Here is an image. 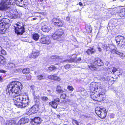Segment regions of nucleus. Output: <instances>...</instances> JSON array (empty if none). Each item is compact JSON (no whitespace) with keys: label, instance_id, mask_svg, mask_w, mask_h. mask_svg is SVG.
<instances>
[{"label":"nucleus","instance_id":"41","mask_svg":"<svg viewBox=\"0 0 125 125\" xmlns=\"http://www.w3.org/2000/svg\"><path fill=\"white\" fill-rule=\"evenodd\" d=\"M66 94H61L60 96V98L61 99H66Z\"/></svg>","mask_w":125,"mask_h":125},{"label":"nucleus","instance_id":"33","mask_svg":"<svg viewBox=\"0 0 125 125\" xmlns=\"http://www.w3.org/2000/svg\"><path fill=\"white\" fill-rule=\"evenodd\" d=\"M45 76L43 75H39L37 76L36 78L38 80H41L45 79Z\"/></svg>","mask_w":125,"mask_h":125},{"label":"nucleus","instance_id":"45","mask_svg":"<svg viewBox=\"0 0 125 125\" xmlns=\"http://www.w3.org/2000/svg\"><path fill=\"white\" fill-rule=\"evenodd\" d=\"M72 123L73 125H75V124H76V125H79L78 122L75 120L73 119Z\"/></svg>","mask_w":125,"mask_h":125},{"label":"nucleus","instance_id":"18","mask_svg":"<svg viewBox=\"0 0 125 125\" xmlns=\"http://www.w3.org/2000/svg\"><path fill=\"white\" fill-rule=\"evenodd\" d=\"M94 50L93 48H90L86 51V52L88 55L94 53Z\"/></svg>","mask_w":125,"mask_h":125},{"label":"nucleus","instance_id":"52","mask_svg":"<svg viewBox=\"0 0 125 125\" xmlns=\"http://www.w3.org/2000/svg\"><path fill=\"white\" fill-rule=\"evenodd\" d=\"M54 101L55 102H60L59 99L58 98L54 100Z\"/></svg>","mask_w":125,"mask_h":125},{"label":"nucleus","instance_id":"62","mask_svg":"<svg viewBox=\"0 0 125 125\" xmlns=\"http://www.w3.org/2000/svg\"><path fill=\"white\" fill-rule=\"evenodd\" d=\"M2 78L1 77V76H0V81H1L2 80Z\"/></svg>","mask_w":125,"mask_h":125},{"label":"nucleus","instance_id":"31","mask_svg":"<svg viewBox=\"0 0 125 125\" xmlns=\"http://www.w3.org/2000/svg\"><path fill=\"white\" fill-rule=\"evenodd\" d=\"M55 33L61 37L63 33V30L61 29H58Z\"/></svg>","mask_w":125,"mask_h":125},{"label":"nucleus","instance_id":"51","mask_svg":"<svg viewBox=\"0 0 125 125\" xmlns=\"http://www.w3.org/2000/svg\"><path fill=\"white\" fill-rule=\"evenodd\" d=\"M117 54L119 55V56H120L122 57L123 56V55H124L121 52H119L118 51V52H117Z\"/></svg>","mask_w":125,"mask_h":125},{"label":"nucleus","instance_id":"25","mask_svg":"<svg viewBox=\"0 0 125 125\" xmlns=\"http://www.w3.org/2000/svg\"><path fill=\"white\" fill-rule=\"evenodd\" d=\"M5 60L2 56L0 55V66L5 64Z\"/></svg>","mask_w":125,"mask_h":125},{"label":"nucleus","instance_id":"12","mask_svg":"<svg viewBox=\"0 0 125 125\" xmlns=\"http://www.w3.org/2000/svg\"><path fill=\"white\" fill-rule=\"evenodd\" d=\"M122 22L121 19H115L113 18L110 21L109 23H120Z\"/></svg>","mask_w":125,"mask_h":125},{"label":"nucleus","instance_id":"29","mask_svg":"<svg viewBox=\"0 0 125 125\" xmlns=\"http://www.w3.org/2000/svg\"><path fill=\"white\" fill-rule=\"evenodd\" d=\"M30 70L28 68H26L23 69L22 70V72L25 74H27L30 73Z\"/></svg>","mask_w":125,"mask_h":125},{"label":"nucleus","instance_id":"37","mask_svg":"<svg viewBox=\"0 0 125 125\" xmlns=\"http://www.w3.org/2000/svg\"><path fill=\"white\" fill-rule=\"evenodd\" d=\"M86 29L87 31L89 33L91 32L92 31V28L90 25L89 26L87 27Z\"/></svg>","mask_w":125,"mask_h":125},{"label":"nucleus","instance_id":"32","mask_svg":"<svg viewBox=\"0 0 125 125\" xmlns=\"http://www.w3.org/2000/svg\"><path fill=\"white\" fill-rule=\"evenodd\" d=\"M9 21L8 19L6 18H3L0 21V23H8Z\"/></svg>","mask_w":125,"mask_h":125},{"label":"nucleus","instance_id":"64","mask_svg":"<svg viewBox=\"0 0 125 125\" xmlns=\"http://www.w3.org/2000/svg\"><path fill=\"white\" fill-rule=\"evenodd\" d=\"M43 1V0H40V2H42Z\"/></svg>","mask_w":125,"mask_h":125},{"label":"nucleus","instance_id":"9","mask_svg":"<svg viewBox=\"0 0 125 125\" xmlns=\"http://www.w3.org/2000/svg\"><path fill=\"white\" fill-rule=\"evenodd\" d=\"M115 39L118 44L125 43V38L123 37L118 36L116 37Z\"/></svg>","mask_w":125,"mask_h":125},{"label":"nucleus","instance_id":"60","mask_svg":"<svg viewBox=\"0 0 125 125\" xmlns=\"http://www.w3.org/2000/svg\"><path fill=\"white\" fill-rule=\"evenodd\" d=\"M98 49L99 51L101 52V49L100 48H98Z\"/></svg>","mask_w":125,"mask_h":125},{"label":"nucleus","instance_id":"23","mask_svg":"<svg viewBox=\"0 0 125 125\" xmlns=\"http://www.w3.org/2000/svg\"><path fill=\"white\" fill-rule=\"evenodd\" d=\"M91 64L88 65L89 68L92 71H96L97 70V68L95 67V65Z\"/></svg>","mask_w":125,"mask_h":125},{"label":"nucleus","instance_id":"34","mask_svg":"<svg viewBox=\"0 0 125 125\" xmlns=\"http://www.w3.org/2000/svg\"><path fill=\"white\" fill-rule=\"evenodd\" d=\"M60 37L58 35L55 33L52 35V38L54 40H57L59 39Z\"/></svg>","mask_w":125,"mask_h":125},{"label":"nucleus","instance_id":"6","mask_svg":"<svg viewBox=\"0 0 125 125\" xmlns=\"http://www.w3.org/2000/svg\"><path fill=\"white\" fill-rule=\"evenodd\" d=\"M11 97L13 98V99L14 101V104L16 105V104H17L18 103L21 102L22 97H23V95H21L20 94H19L18 95L15 94L14 95V96Z\"/></svg>","mask_w":125,"mask_h":125},{"label":"nucleus","instance_id":"22","mask_svg":"<svg viewBox=\"0 0 125 125\" xmlns=\"http://www.w3.org/2000/svg\"><path fill=\"white\" fill-rule=\"evenodd\" d=\"M6 66L9 68V69H13L15 68V64L12 63H8L6 65Z\"/></svg>","mask_w":125,"mask_h":125},{"label":"nucleus","instance_id":"20","mask_svg":"<svg viewBox=\"0 0 125 125\" xmlns=\"http://www.w3.org/2000/svg\"><path fill=\"white\" fill-rule=\"evenodd\" d=\"M40 96L39 95H34V98L36 104L39 105L40 104Z\"/></svg>","mask_w":125,"mask_h":125},{"label":"nucleus","instance_id":"24","mask_svg":"<svg viewBox=\"0 0 125 125\" xmlns=\"http://www.w3.org/2000/svg\"><path fill=\"white\" fill-rule=\"evenodd\" d=\"M34 121L35 123L39 124L41 122V119L40 117H36L34 118Z\"/></svg>","mask_w":125,"mask_h":125},{"label":"nucleus","instance_id":"4","mask_svg":"<svg viewBox=\"0 0 125 125\" xmlns=\"http://www.w3.org/2000/svg\"><path fill=\"white\" fill-rule=\"evenodd\" d=\"M95 112L98 116L102 119L106 117V111L104 108L97 107L95 109Z\"/></svg>","mask_w":125,"mask_h":125},{"label":"nucleus","instance_id":"59","mask_svg":"<svg viewBox=\"0 0 125 125\" xmlns=\"http://www.w3.org/2000/svg\"><path fill=\"white\" fill-rule=\"evenodd\" d=\"M79 5L80 6H82L83 5V4L81 2H80L79 3Z\"/></svg>","mask_w":125,"mask_h":125},{"label":"nucleus","instance_id":"3","mask_svg":"<svg viewBox=\"0 0 125 125\" xmlns=\"http://www.w3.org/2000/svg\"><path fill=\"white\" fill-rule=\"evenodd\" d=\"M22 102L16 104V105L18 107L22 108L26 106L29 104V101L28 96L26 95H23V97L21 100Z\"/></svg>","mask_w":125,"mask_h":125},{"label":"nucleus","instance_id":"28","mask_svg":"<svg viewBox=\"0 0 125 125\" xmlns=\"http://www.w3.org/2000/svg\"><path fill=\"white\" fill-rule=\"evenodd\" d=\"M15 122L13 120L7 121L6 122V125H15Z\"/></svg>","mask_w":125,"mask_h":125},{"label":"nucleus","instance_id":"63","mask_svg":"<svg viewBox=\"0 0 125 125\" xmlns=\"http://www.w3.org/2000/svg\"><path fill=\"white\" fill-rule=\"evenodd\" d=\"M54 22L55 23H59V22Z\"/></svg>","mask_w":125,"mask_h":125},{"label":"nucleus","instance_id":"48","mask_svg":"<svg viewBox=\"0 0 125 125\" xmlns=\"http://www.w3.org/2000/svg\"><path fill=\"white\" fill-rule=\"evenodd\" d=\"M53 92L52 91L48 90L47 91V93L48 94V95H52V93Z\"/></svg>","mask_w":125,"mask_h":125},{"label":"nucleus","instance_id":"53","mask_svg":"<svg viewBox=\"0 0 125 125\" xmlns=\"http://www.w3.org/2000/svg\"><path fill=\"white\" fill-rule=\"evenodd\" d=\"M6 72V71L3 70H0V73H5Z\"/></svg>","mask_w":125,"mask_h":125},{"label":"nucleus","instance_id":"19","mask_svg":"<svg viewBox=\"0 0 125 125\" xmlns=\"http://www.w3.org/2000/svg\"><path fill=\"white\" fill-rule=\"evenodd\" d=\"M40 54L38 52H32L31 55V57L34 58H35L38 57Z\"/></svg>","mask_w":125,"mask_h":125},{"label":"nucleus","instance_id":"43","mask_svg":"<svg viewBox=\"0 0 125 125\" xmlns=\"http://www.w3.org/2000/svg\"><path fill=\"white\" fill-rule=\"evenodd\" d=\"M51 58L52 59H60L59 57L57 55L52 56L51 57Z\"/></svg>","mask_w":125,"mask_h":125},{"label":"nucleus","instance_id":"26","mask_svg":"<svg viewBox=\"0 0 125 125\" xmlns=\"http://www.w3.org/2000/svg\"><path fill=\"white\" fill-rule=\"evenodd\" d=\"M56 91L59 94L62 93L64 92V91L62 89L61 87L59 85L57 86Z\"/></svg>","mask_w":125,"mask_h":125},{"label":"nucleus","instance_id":"27","mask_svg":"<svg viewBox=\"0 0 125 125\" xmlns=\"http://www.w3.org/2000/svg\"><path fill=\"white\" fill-rule=\"evenodd\" d=\"M49 104L54 108H56L57 107V104L54 101L50 102Z\"/></svg>","mask_w":125,"mask_h":125},{"label":"nucleus","instance_id":"56","mask_svg":"<svg viewBox=\"0 0 125 125\" xmlns=\"http://www.w3.org/2000/svg\"><path fill=\"white\" fill-rule=\"evenodd\" d=\"M58 24H55V26H62V24H59V25Z\"/></svg>","mask_w":125,"mask_h":125},{"label":"nucleus","instance_id":"39","mask_svg":"<svg viewBox=\"0 0 125 125\" xmlns=\"http://www.w3.org/2000/svg\"><path fill=\"white\" fill-rule=\"evenodd\" d=\"M117 46L121 49L125 48V43L122 44H118Z\"/></svg>","mask_w":125,"mask_h":125},{"label":"nucleus","instance_id":"11","mask_svg":"<svg viewBox=\"0 0 125 125\" xmlns=\"http://www.w3.org/2000/svg\"><path fill=\"white\" fill-rule=\"evenodd\" d=\"M29 121V119L26 117H24L20 119L17 124V125H21L27 123Z\"/></svg>","mask_w":125,"mask_h":125},{"label":"nucleus","instance_id":"15","mask_svg":"<svg viewBox=\"0 0 125 125\" xmlns=\"http://www.w3.org/2000/svg\"><path fill=\"white\" fill-rule=\"evenodd\" d=\"M48 79L51 80H56L58 81H60L61 80L60 77L57 76L55 75H49L48 76Z\"/></svg>","mask_w":125,"mask_h":125},{"label":"nucleus","instance_id":"49","mask_svg":"<svg viewBox=\"0 0 125 125\" xmlns=\"http://www.w3.org/2000/svg\"><path fill=\"white\" fill-rule=\"evenodd\" d=\"M117 71V69L115 67H114L112 70V72L113 73V74Z\"/></svg>","mask_w":125,"mask_h":125},{"label":"nucleus","instance_id":"30","mask_svg":"<svg viewBox=\"0 0 125 125\" xmlns=\"http://www.w3.org/2000/svg\"><path fill=\"white\" fill-rule=\"evenodd\" d=\"M39 36L37 33H35L32 35V38L35 41L38 40L39 38Z\"/></svg>","mask_w":125,"mask_h":125},{"label":"nucleus","instance_id":"2","mask_svg":"<svg viewBox=\"0 0 125 125\" xmlns=\"http://www.w3.org/2000/svg\"><path fill=\"white\" fill-rule=\"evenodd\" d=\"M15 1V0H6L5 2L0 4V10L10 9L11 4L14 3Z\"/></svg>","mask_w":125,"mask_h":125},{"label":"nucleus","instance_id":"36","mask_svg":"<svg viewBox=\"0 0 125 125\" xmlns=\"http://www.w3.org/2000/svg\"><path fill=\"white\" fill-rule=\"evenodd\" d=\"M6 54L5 51L2 49L1 47L0 46V54L5 55Z\"/></svg>","mask_w":125,"mask_h":125},{"label":"nucleus","instance_id":"14","mask_svg":"<svg viewBox=\"0 0 125 125\" xmlns=\"http://www.w3.org/2000/svg\"><path fill=\"white\" fill-rule=\"evenodd\" d=\"M90 88L91 91H94L98 89V86L95 82L91 83L90 85Z\"/></svg>","mask_w":125,"mask_h":125},{"label":"nucleus","instance_id":"58","mask_svg":"<svg viewBox=\"0 0 125 125\" xmlns=\"http://www.w3.org/2000/svg\"><path fill=\"white\" fill-rule=\"evenodd\" d=\"M21 69H17L16 70L18 72H20L21 71Z\"/></svg>","mask_w":125,"mask_h":125},{"label":"nucleus","instance_id":"57","mask_svg":"<svg viewBox=\"0 0 125 125\" xmlns=\"http://www.w3.org/2000/svg\"><path fill=\"white\" fill-rule=\"evenodd\" d=\"M70 19V17H67L66 18V20L68 21H69Z\"/></svg>","mask_w":125,"mask_h":125},{"label":"nucleus","instance_id":"44","mask_svg":"<svg viewBox=\"0 0 125 125\" xmlns=\"http://www.w3.org/2000/svg\"><path fill=\"white\" fill-rule=\"evenodd\" d=\"M67 89L71 91H72L73 90L74 88L73 87L71 86H68L67 87Z\"/></svg>","mask_w":125,"mask_h":125},{"label":"nucleus","instance_id":"17","mask_svg":"<svg viewBox=\"0 0 125 125\" xmlns=\"http://www.w3.org/2000/svg\"><path fill=\"white\" fill-rule=\"evenodd\" d=\"M15 2L16 5L22 7L24 5L23 0H16Z\"/></svg>","mask_w":125,"mask_h":125},{"label":"nucleus","instance_id":"35","mask_svg":"<svg viewBox=\"0 0 125 125\" xmlns=\"http://www.w3.org/2000/svg\"><path fill=\"white\" fill-rule=\"evenodd\" d=\"M40 14L41 13L38 12H33L32 14L34 16L40 17Z\"/></svg>","mask_w":125,"mask_h":125},{"label":"nucleus","instance_id":"46","mask_svg":"<svg viewBox=\"0 0 125 125\" xmlns=\"http://www.w3.org/2000/svg\"><path fill=\"white\" fill-rule=\"evenodd\" d=\"M111 52L113 53V54H115V53L116 54H117V52H118V51H117L116 50L114 49H111Z\"/></svg>","mask_w":125,"mask_h":125},{"label":"nucleus","instance_id":"38","mask_svg":"<svg viewBox=\"0 0 125 125\" xmlns=\"http://www.w3.org/2000/svg\"><path fill=\"white\" fill-rule=\"evenodd\" d=\"M41 99L42 101L45 102L47 101L48 98L46 96H43L41 97Z\"/></svg>","mask_w":125,"mask_h":125},{"label":"nucleus","instance_id":"1","mask_svg":"<svg viewBox=\"0 0 125 125\" xmlns=\"http://www.w3.org/2000/svg\"><path fill=\"white\" fill-rule=\"evenodd\" d=\"M22 84L18 82H12L8 85L6 90V93L10 96H14V95L19 94L21 88Z\"/></svg>","mask_w":125,"mask_h":125},{"label":"nucleus","instance_id":"21","mask_svg":"<svg viewBox=\"0 0 125 125\" xmlns=\"http://www.w3.org/2000/svg\"><path fill=\"white\" fill-rule=\"evenodd\" d=\"M102 96V95H101L99 94H98V95L97 94H95L94 95H92L91 96V98L93 100H94L96 101H98L97 98L98 97H100V96Z\"/></svg>","mask_w":125,"mask_h":125},{"label":"nucleus","instance_id":"40","mask_svg":"<svg viewBox=\"0 0 125 125\" xmlns=\"http://www.w3.org/2000/svg\"><path fill=\"white\" fill-rule=\"evenodd\" d=\"M7 31V29L5 27H3V28L1 29L0 30V32L1 33L3 34L4 33Z\"/></svg>","mask_w":125,"mask_h":125},{"label":"nucleus","instance_id":"16","mask_svg":"<svg viewBox=\"0 0 125 125\" xmlns=\"http://www.w3.org/2000/svg\"><path fill=\"white\" fill-rule=\"evenodd\" d=\"M119 15L121 17H125V7L122 8L120 10Z\"/></svg>","mask_w":125,"mask_h":125},{"label":"nucleus","instance_id":"54","mask_svg":"<svg viewBox=\"0 0 125 125\" xmlns=\"http://www.w3.org/2000/svg\"><path fill=\"white\" fill-rule=\"evenodd\" d=\"M42 29H43V31H45V30L44 31V30L46 29V30L47 29V28L46 27H45V26H42Z\"/></svg>","mask_w":125,"mask_h":125},{"label":"nucleus","instance_id":"47","mask_svg":"<svg viewBox=\"0 0 125 125\" xmlns=\"http://www.w3.org/2000/svg\"><path fill=\"white\" fill-rule=\"evenodd\" d=\"M71 67V65L69 64H67L64 66V68L67 70L69 69Z\"/></svg>","mask_w":125,"mask_h":125},{"label":"nucleus","instance_id":"10","mask_svg":"<svg viewBox=\"0 0 125 125\" xmlns=\"http://www.w3.org/2000/svg\"><path fill=\"white\" fill-rule=\"evenodd\" d=\"M72 56H74V57L73 58H71L68 60H64L63 62H75L79 61L81 60V58H79L78 59H76V54H73L72 55Z\"/></svg>","mask_w":125,"mask_h":125},{"label":"nucleus","instance_id":"5","mask_svg":"<svg viewBox=\"0 0 125 125\" xmlns=\"http://www.w3.org/2000/svg\"><path fill=\"white\" fill-rule=\"evenodd\" d=\"M16 27L15 28V33L17 35H22L24 32V28L23 24H21V25L19 24H16Z\"/></svg>","mask_w":125,"mask_h":125},{"label":"nucleus","instance_id":"7","mask_svg":"<svg viewBox=\"0 0 125 125\" xmlns=\"http://www.w3.org/2000/svg\"><path fill=\"white\" fill-rule=\"evenodd\" d=\"M41 43L42 44H49L51 43V41L49 36L43 37L40 40Z\"/></svg>","mask_w":125,"mask_h":125},{"label":"nucleus","instance_id":"8","mask_svg":"<svg viewBox=\"0 0 125 125\" xmlns=\"http://www.w3.org/2000/svg\"><path fill=\"white\" fill-rule=\"evenodd\" d=\"M38 104H36L33 105L31 107L30 110L28 111V114L29 115L32 113H35L37 112L39 110Z\"/></svg>","mask_w":125,"mask_h":125},{"label":"nucleus","instance_id":"50","mask_svg":"<svg viewBox=\"0 0 125 125\" xmlns=\"http://www.w3.org/2000/svg\"><path fill=\"white\" fill-rule=\"evenodd\" d=\"M6 24H0V29L3 28L5 27V25Z\"/></svg>","mask_w":125,"mask_h":125},{"label":"nucleus","instance_id":"13","mask_svg":"<svg viewBox=\"0 0 125 125\" xmlns=\"http://www.w3.org/2000/svg\"><path fill=\"white\" fill-rule=\"evenodd\" d=\"M94 64H95V65L96 64L99 66H102L103 65L104 63L100 59L96 58L95 59V61L94 62Z\"/></svg>","mask_w":125,"mask_h":125},{"label":"nucleus","instance_id":"61","mask_svg":"<svg viewBox=\"0 0 125 125\" xmlns=\"http://www.w3.org/2000/svg\"><path fill=\"white\" fill-rule=\"evenodd\" d=\"M37 19V18H33V19H31V20H36V19Z\"/></svg>","mask_w":125,"mask_h":125},{"label":"nucleus","instance_id":"55","mask_svg":"<svg viewBox=\"0 0 125 125\" xmlns=\"http://www.w3.org/2000/svg\"><path fill=\"white\" fill-rule=\"evenodd\" d=\"M91 91V92H90V94L91 95V96L92 95H94V94H94V92H92V91Z\"/></svg>","mask_w":125,"mask_h":125},{"label":"nucleus","instance_id":"42","mask_svg":"<svg viewBox=\"0 0 125 125\" xmlns=\"http://www.w3.org/2000/svg\"><path fill=\"white\" fill-rule=\"evenodd\" d=\"M56 69V68L53 65L49 67V70L51 71Z\"/></svg>","mask_w":125,"mask_h":125}]
</instances>
